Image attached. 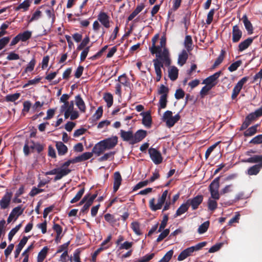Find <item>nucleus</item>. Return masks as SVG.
<instances>
[{"label": "nucleus", "mask_w": 262, "mask_h": 262, "mask_svg": "<svg viewBox=\"0 0 262 262\" xmlns=\"http://www.w3.org/2000/svg\"><path fill=\"white\" fill-rule=\"evenodd\" d=\"M98 19L105 28H108L110 27L109 16L105 12H100L98 16Z\"/></svg>", "instance_id": "nucleus-18"}, {"label": "nucleus", "mask_w": 262, "mask_h": 262, "mask_svg": "<svg viewBox=\"0 0 262 262\" xmlns=\"http://www.w3.org/2000/svg\"><path fill=\"white\" fill-rule=\"evenodd\" d=\"M262 79V69L256 73L253 77V80L251 82V83H256V84H260Z\"/></svg>", "instance_id": "nucleus-45"}, {"label": "nucleus", "mask_w": 262, "mask_h": 262, "mask_svg": "<svg viewBox=\"0 0 262 262\" xmlns=\"http://www.w3.org/2000/svg\"><path fill=\"white\" fill-rule=\"evenodd\" d=\"M168 96L165 95H161L159 102V110L165 108L167 103Z\"/></svg>", "instance_id": "nucleus-42"}, {"label": "nucleus", "mask_w": 262, "mask_h": 262, "mask_svg": "<svg viewBox=\"0 0 262 262\" xmlns=\"http://www.w3.org/2000/svg\"><path fill=\"white\" fill-rule=\"evenodd\" d=\"M242 61L241 60H237L232 63L228 68L230 72L236 71L238 68L242 64Z\"/></svg>", "instance_id": "nucleus-56"}, {"label": "nucleus", "mask_w": 262, "mask_h": 262, "mask_svg": "<svg viewBox=\"0 0 262 262\" xmlns=\"http://www.w3.org/2000/svg\"><path fill=\"white\" fill-rule=\"evenodd\" d=\"M31 142L32 144L30 146V147L32 150L36 149L37 152L39 154L43 150L44 146L43 145H41L39 143H35L33 141H31Z\"/></svg>", "instance_id": "nucleus-41"}, {"label": "nucleus", "mask_w": 262, "mask_h": 262, "mask_svg": "<svg viewBox=\"0 0 262 262\" xmlns=\"http://www.w3.org/2000/svg\"><path fill=\"white\" fill-rule=\"evenodd\" d=\"M90 38L88 36H86L82 40L81 42L78 46L77 48V50L78 51L84 49L87 45L90 42Z\"/></svg>", "instance_id": "nucleus-48"}, {"label": "nucleus", "mask_w": 262, "mask_h": 262, "mask_svg": "<svg viewBox=\"0 0 262 262\" xmlns=\"http://www.w3.org/2000/svg\"><path fill=\"white\" fill-rule=\"evenodd\" d=\"M158 94L161 95H165L168 96L169 89L163 84H161L158 90Z\"/></svg>", "instance_id": "nucleus-63"}, {"label": "nucleus", "mask_w": 262, "mask_h": 262, "mask_svg": "<svg viewBox=\"0 0 262 262\" xmlns=\"http://www.w3.org/2000/svg\"><path fill=\"white\" fill-rule=\"evenodd\" d=\"M93 155V152H85L83 153L80 156L76 157V160H77V163L81 162L84 161H86L87 160L90 159L92 157Z\"/></svg>", "instance_id": "nucleus-33"}, {"label": "nucleus", "mask_w": 262, "mask_h": 262, "mask_svg": "<svg viewBox=\"0 0 262 262\" xmlns=\"http://www.w3.org/2000/svg\"><path fill=\"white\" fill-rule=\"evenodd\" d=\"M180 118L179 114H176L174 116H172L165 122L166 126L169 128L172 127L180 119Z\"/></svg>", "instance_id": "nucleus-31"}, {"label": "nucleus", "mask_w": 262, "mask_h": 262, "mask_svg": "<svg viewBox=\"0 0 262 262\" xmlns=\"http://www.w3.org/2000/svg\"><path fill=\"white\" fill-rule=\"evenodd\" d=\"M249 77L248 76H245L243 77L234 87L232 90V93L231 95L232 99H234L236 98L237 95L239 94L241 90H242L243 85L248 81Z\"/></svg>", "instance_id": "nucleus-6"}, {"label": "nucleus", "mask_w": 262, "mask_h": 262, "mask_svg": "<svg viewBox=\"0 0 262 262\" xmlns=\"http://www.w3.org/2000/svg\"><path fill=\"white\" fill-rule=\"evenodd\" d=\"M232 41L233 43L238 42L242 37L243 32L237 25H234L232 28Z\"/></svg>", "instance_id": "nucleus-13"}, {"label": "nucleus", "mask_w": 262, "mask_h": 262, "mask_svg": "<svg viewBox=\"0 0 262 262\" xmlns=\"http://www.w3.org/2000/svg\"><path fill=\"white\" fill-rule=\"evenodd\" d=\"M98 195V193L96 192L95 194L91 195L89 198H88L85 204L82 207L80 210V213H84L88 212L90 207L92 205L94 200L96 198Z\"/></svg>", "instance_id": "nucleus-17"}, {"label": "nucleus", "mask_w": 262, "mask_h": 262, "mask_svg": "<svg viewBox=\"0 0 262 262\" xmlns=\"http://www.w3.org/2000/svg\"><path fill=\"white\" fill-rule=\"evenodd\" d=\"M249 143L253 144H262V134L258 135L254 137L252 140H251Z\"/></svg>", "instance_id": "nucleus-60"}, {"label": "nucleus", "mask_w": 262, "mask_h": 262, "mask_svg": "<svg viewBox=\"0 0 262 262\" xmlns=\"http://www.w3.org/2000/svg\"><path fill=\"white\" fill-rule=\"evenodd\" d=\"M68 172V171H67L64 169H60V168H57L46 172L45 173V175L47 176L56 174L54 180V181H56L61 179L63 177L67 176Z\"/></svg>", "instance_id": "nucleus-8"}, {"label": "nucleus", "mask_w": 262, "mask_h": 262, "mask_svg": "<svg viewBox=\"0 0 262 262\" xmlns=\"http://www.w3.org/2000/svg\"><path fill=\"white\" fill-rule=\"evenodd\" d=\"M103 143L101 141L97 143L93 148L92 151L93 153L96 154L97 156H100L102 152H103L106 149L104 146H103Z\"/></svg>", "instance_id": "nucleus-25"}, {"label": "nucleus", "mask_w": 262, "mask_h": 262, "mask_svg": "<svg viewBox=\"0 0 262 262\" xmlns=\"http://www.w3.org/2000/svg\"><path fill=\"white\" fill-rule=\"evenodd\" d=\"M106 149L113 148L118 143V137L116 136L101 141Z\"/></svg>", "instance_id": "nucleus-12"}, {"label": "nucleus", "mask_w": 262, "mask_h": 262, "mask_svg": "<svg viewBox=\"0 0 262 262\" xmlns=\"http://www.w3.org/2000/svg\"><path fill=\"white\" fill-rule=\"evenodd\" d=\"M189 206L186 203V202L185 203L182 204L177 209L176 214L174 215V217H176L178 216H180L182 215V214L184 213L187 210H188Z\"/></svg>", "instance_id": "nucleus-35"}, {"label": "nucleus", "mask_w": 262, "mask_h": 262, "mask_svg": "<svg viewBox=\"0 0 262 262\" xmlns=\"http://www.w3.org/2000/svg\"><path fill=\"white\" fill-rule=\"evenodd\" d=\"M24 210V208H21L20 206H18L14 208L10 214L12 215L14 218V221H15L17 219L19 216L23 214Z\"/></svg>", "instance_id": "nucleus-30"}, {"label": "nucleus", "mask_w": 262, "mask_h": 262, "mask_svg": "<svg viewBox=\"0 0 262 262\" xmlns=\"http://www.w3.org/2000/svg\"><path fill=\"white\" fill-rule=\"evenodd\" d=\"M188 52L187 50H183L179 55L178 63L180 66H182L186 63L188 58Z\"/></svg>", "instance_id": "nucleus-23"}, {"label": "nucleus", "mask_w": 262, "mask_h": 262, "mask_svg": "<svg viewBox=\"0 0 262 262\" xmlns=\"http://www.w3.org/2000/svg\"><path fill=\"white\" fill-rule=\"evenodd\" d=\"M120 136L123 141L128 142L130 145H134V133L132 130L126 131L121 129Z\"/></svg>", "instance_id": "nucleus-9"}, {"label": "nucleus", "mask_w": 262, "mask_h": 262, "mask_svg": "<svg viewBox=\"0 0 262 262\" xmlns=\"http://www.w3.org/2000/svg\"><path fill=\"white\" fill-rule=\"evenodd\" d=\"M192 40L191 36L190 35H186L185 38L184 45L185 48H186V50H187L188 52H191L192 49Z\"/></svg>", "instance_id": "nucleus-29"}, {"label": "nucleus", "mask_w": 262, "mask_h": 262, "mask_svg": "<svg viewBox=\"0 0 262 262\" xmlns=\"http://www.w3.org/2000/svg\"><path fill=\"white\" fill-rule=\"evenodd\" d=\"M56 147L58 151V154L59 156H63L68 152V149L67 146L61 141L56 142Z\"/></svg>", "instance_id": "nucleus-24"}, {"label": "nucleus", "mask_w": 262, "mask_h": 262, "mask_svg": "<svg viewBox=\"0 0 262 262\" xmlns=\"http://www.w3.org/2000/svg\"><path fill=\"white\" fill-rule=\"evenodd\" d=\"M209 226V222L206 221L202 224L198 229V232L200 234H203L207 231Z\"/></svg>", "instance_id": "nucleus-44"}, {"label": "nucleus", "mask_w": 262, "mask_h": 262, "mask_svg": "<svg viewBox=\"0 0 262 262\" xmlns=\"http://www.w3.org/2000/svg\"><path fill=\"white\" fill-rule=\"evenodd\" d=\"M221 142V141H218L216 142L215 144L210 146L209 147L207 148L205 152V159H207L208 158L211 153L213 151L214 148L217 146V145Z\"/></svg>", "instance_id": "nucleus-58"}, {"label": "nucleus", "mask_w": 262, "mask_h": 262, "mask_svg": "<svg viewBox=\"0 0 262 262\" xmlns=\"http://www.w3.org/2000/svg\"><path fill=\"white\" fill-rule=\"evenodd\" d=\"M103 99L106 102L107 107H110L113 104V96L110 93H106L104 94Z\"/></svg>", "instance_id": "nucleus-40"}, {"label": "nucleus", "mask_w": 262, "mask_h": 262, "mask_svg": "<svg viewBox=\"0 0 262 262\" xmlns=\"http://www.w3.org/2000/svg\"><path fill=\"white\" fill-rule=\"evenodd\" d=\"M12 195V192L8 190H6L4 195L0 200V207L2 209H6L9 207L11 203Z\"/></svg>", "instance_id": "nucleus-5"}, {"label": "nucleus", "mask_w": 262, "mask_h": 262, "mask_svg": "<svg viewBox=\"0 0 262 262\" xmlns=\"http://www.w3.org/2000/svg\"><path fill=\"white\" fill-rule=\"evenodd\" d=\"M41 11L39 10H37L32 15V17L29 20V23H30L34 20H38L41 16Z\"/></svg>", "instance_id": "nucleus-59"}, {"label": "nucleus", "mask_w": 262, "mask_h": 262, "mask_svg": "<svg viewBox=\"0 0 262 262\" xmlns=\"http://www.w3.org/2000/svg\"><path fill=\"white\" fill-rule=\"evenodd\" d=\"M203 196L202 195H198L196 196L188 199L186 201L189 207L191 206L192 210H194L199 208V205L202 203Z\"/></svg>", "instance_id": "nucleus-7"}, {"label": "nucleus", "mask_w": 262, "mask_h": 262, "mask_svg": "<svg viewBox=\"0 0 262 262\" xmlns=\"http://www.w3.org/2000/svg\"><path fill=\"white\" fill-rule=\"evenodd\" d=\"M21 227V224L16 226V227L11 230L8 234V239L10 241L12 240L14 235L17 233Z\"/></svg>", "instance_id": "nucleus-53"}, {"label": "nucleus", "mask_w": 262, "mask_h": 262, "mask_svg": "<svg viewBox=\"0 0 262 262\" xmlns=\"http://www.w3.org/2000/svg\"><path fill=\"white\" fill-rule=\"evenodd\" d=\"M242 20L244 24L245 27L248 32V34H251L253 33V26L251 22L248 20V17L245 14L242 17Z\"/></svg>", "instance_id": "nucleus-26"}, {"label": "nucleus", "mask_w": 262, "mask_h": 262, "mask_svg": "<svg viewBox=\"0 0 262 262\" xmlns=\"http://www.w3.org/2000/svg\"><path fill=\"white\" fill-rule=\"evenodd\" d=\"M32 0H25L23 3H20L15 9L16 11H18L21 9H23L24 11H26L28 10Z\"/></svg>", "instance_id": "nucleus-36"}, {"label": "nucleus", "mask_w": 262, "mask_h": 262, "mask_svg": "<svg viewBox=\"0 0 262 262\" xmlns=\"http://www.w3.org/2000/svg\"><path fill=\"white\" fill-rule=\"evenodd\" d=\"M103 114V108L102 106H99L95 113L92 116L93 120L96 121L99 120L102 116Z\"/></svg>", "instance_id": "nucleus-50"}, {"label": "nucleus", "mask_w": 262, "mask_h": 262, "mask_svg": "<svg viewBox=\"0 0 262 262\" xmlns=\"http://www.w3.org/2000/svg\"><path fill=\"white\" fill-rule=\"evenodd\" d=\"M215 11V10L214 9H211L208 12L207 14V17L206 20V24L207 25H209L212 23Z\"/></svg>", "instance_id": "nucleus-61"}, {"label": "nucleus", "mask_w": 262, "mask_h": 262, "mask_svg": "<svg viewBox=\"0 0 262 262\" xmlns=\"http://www.w3.org/2000/svg\"><path fill=\"white\" fill-rule=\"evenodd\" d=\"M154 256L155 253H154L149 254H146L140 259L135 260L134 262H148L149 260L153 258Z\"/></svg>", "instance_id": "nucleus-55"}, {"label": "nucleus", "mask_w": 262, "mask_h": 262, "mask_svg": "<svg viewBox=\"0 0 262 262\" xmlns=\"http://www.w3.org/2000/svg\"><path fill=\"white\" fill-rule=\"evenodd\" d=\"M243 162L257 163L250 167L247 170V174L249 176L257 175L262 168V155H254L249 158L242 160Z\"/></svg>", "instance_id": "nucleus-1"}, {"label": "nucleus", "mask_w": 262, "mask_h": 262, "mask_svg": "<svg viewBox=\"0 0 262 262\" xmlns=\"http://www.w3.org/2000/svg\"><path fill=\"white\" fill-rule=\"evenodd\" d=\"M168 220V215L167 214H164V215L163 216V220H162L161 223L160 225V227H159V230L158 231V232H161L162 231V230H163L165 228V227L166 226V225L167 224Z\"/></svg>", "instance_id": "nucleus-54"}, {"label": "nucleus", "mask_w": 262, "mask_h": 262, "mask_svg": "<svg viewBox=\"0 0 262 262\" xmlns=\"http://www.w3.org/2000/svg\"><path fill=\"white\" fill-rule=\"evenodd\" d=\"M256 117L255 116L253 112L248 114L246 117L245 120L239 129V130L242 131L247 129L252 122L256 120Z\"/></svg>", "instance_id": "nucleus-11"}, {"label": "nucleus", "mask_w": 262, "mask_h": 262, "mask_svg": "<svg viewBox=\"0 0 262 262\" xmlns=\"http://www.w3.org/2000/svg\"><path fill=\"white\" fill-rule=\"evenodd\" d=\"M140 115L142 116V124L146 127L150 128L151 126L152 119L149 112H142Z\"/></svg>", "instance_id": "nucleus-14"}, {"label": "nucleus", "mask_w": 262, "mask_h": 262, "mask_svg": "<svg viewBox=\"0 0 262 262\" xmlns=\"http://www.w3.org/2000/svg\"><path fill=\"white\" fill-rule=\"evenodd\" d=\"M131 228L134 232L138 235L142 234V232L140 231V224L138 222H135L131 224Z\"/></svg>", "instance_id": "nucleus-47"}, {"label": "nucleus", "mask_w": 262, "mask_h": 262, "mask_svg": "<svg viewBox=\"0 0 262 262\" xmlns=\"http://www.w3.org/2000/svg\"><path fill=\"white\" fill-rule=\"evenodd\" d=\"M147 135V132L145 130L139 129L134 134V144L138 143L144 139Z\"/></svg>", "instance_id": "nucleus-16"}, {"label": "nucleus", "mask_w": 262, "mask_h": 262, "mask_svg": "<svg viewBox=\"0 0 262 262\" xmlns=\"http://www.w3.org/2000/svg\"><path fill=\"white\" fill-rule=\"evenodd\" d=\"M155 72L156 74V81L158 82L162 77L161 68L163 67V62L158 58L153 60Z\"/></svg>", "instance_id": "nucleus-10"}, {"label": "nucleus", "mask_w": 262, "mask_h": 262, "mask_svg": "<svg viewBox=\"0 0 262 262\" xmlns=\"http://www.w3.org/2000/svg\"><path fill=\"white\" fill-rule=\"evenodd\" d=\"M48 248L47 247H45L43 249L39 252L37 256L38 262H42L46 257Z\"/></svg>", "instance_id": "nucleus-43"}, {"label": "nucleus", "mask_w": 262, "mask_h": 262, "mask_svg": "<svg viewBox=\"0 0 262 262\" xmlns=\"http://www.w3.org/2000/svg\"><path fill=\"white\" fill-rule=\"evenodd\" d=\"M178 68L174 66H172L168 70V77L171 80L174 81L178 78Z\"/></svg>", "instance_id": "nucleus-32"}, {"label": "nucleus", "mask_w": 262, "mask_h": 262, "mask_svg": "<svg viewBox=\"0 0 262 262\" xmlns=\"http://www.w3.org/2000/svg\"><path fill=\"white\" fill-rule=\"evenodd\" d=\"M226 55V51L225 50L222 49L221 51L220 54L219 55V57L216 58L215 60L213 65V68H214L218 66H219L224 60V59L225 58Z\"/></svg>", "instance_id": "nucleus-38"}, {"label": "nucleus", "mask_w": 262, "mask_h": 262, "mask_svg": "<svg viewBox=\"0 0 262 262\" xmlns=\"http://www.w3.org/2000/svg\"><path fill=\"white\" fill-rule=\"evenodd\" d=\"M28 240V237L25 236H24L23 238L20 240L19 244L17 245L16 247V249L14 252L15 258L18 257L20 251H21L24 246L26 244Z\"/></svg>", "instance_id": "nucleus-21"}, {"label": "nucleus", "mask_w": 262, "mask_h": 262, "mask_svg": "<svg viewBox=\"0 0 262 262\" xmlns=\"http://www.w3.org/2000/svg\"><path fill=\"white\" fill-rule=\"evenodd\" d=\"M173 251L172 250L168 251L158 262H168L171 258Z\"/></svg>", "instance_id": "nucleus-52"}, {"label": "nucleus", "mask_w": 262, "mask_h": 262, "mask_svg": "<svg viewBox=\"0 0 262 262\" xmlns=\"http://www.w3.org/2000/svg\"><path fill=\"white\" fill-rule=\"evenodd\" d=\"M122 179L120 173L119 171H116L114 173V184L113 191L116 192L119 189L121 184Z\"/></svg>", "instance_id": "nucleus-15"}, {"label": "nucleus", "mask_w": 262, "mask_h": 262, "mask_svg": "<svg viewBox=\"0 0 262 262\" xmlns=\"http://www.w3.org/2000/svg\"><path fill=\"white\" fill-rule=\"evenodd\" d=\"M162 47L160 46L152 45L149 49L151 54H156V57H160V53L162 52Z\"/></svg>", "instance_id": "nucleus-39"}, {"label": "nucleus", "mask_w": 262, "mask_h": 262, "mask_svg": "<svg viewBox=\"0 0 262 262\" xmlns=\"http://www.w3.org/2000/svg\"><path fill=\"white\" fill-rule=\"evenodd\" d=\"M35 64L36 60L35 58H33L27 66L24 71L25 73L32 72L34 70Z\"/></svg>", "instance_id": "nucleus-51"}, {"label": "nucleus", "mask_w": 262, "mask_h": 262, "mask_svg": "<svg viewBox=\"0 0 262 262\" xmlns=\"http://www.w3.org/2000/svg\"><path fill=\"white\" fill-rule=\"evenodd\" d=\"M220 177L216 178L211 183L209 186V190H219L220 184Z\"/></svg>", "instance_id": "nucleus-46"}, {"label": "nucleus", "mask_w": 262, "mask_h": 262, "mask_svg": "<svg viewBox=\"0 0 262 262\" xmlns=\"http://www.w3.org/2000/svg\"><path fill=\"white\" fill-rule=\"evenodd\" d=\"M222 74V71H220L219 72H217L213 74V75L207 77L206 79H205L203 82L202 84H205L206 85H208V86H210L211 88H213L215 86L217 82L216 80L220 77V76Z\"/></svg>", "instance_id": "nucleus-4"}, {"label": "nucleus", "mask_w": 262, "mask_h": 262, "mask_svg": "<svg viewBox=\"0 0 262 262\" xmlns=\"http://www.w3.org/2000/svg\"><path fill=\"white\" fill-rule=\"evenodd\" d=\"M216 200H211V199H209L208 201V209L211 211H214L215 209H216L217 204Z\"/></svg>", "instance_id": "nucleus-57"}, {"label": "nucleus", "mask_w": 262, "mask_h": 262, "mask_svg": "<svg viewBox=\"0 0 262 262\" xmlns=\"http://www.w3.org/2000/svg\"><path fill=\"white\" fill-rule=\"evenodd\" d=\"M19 93H15L13 94L7 95L6 98L7 101L14 102L19 98Z\"/></svg>", "instance_id": "nucleus-64"}, {"label": "nucleus", "mask_w": 262, "mask_h": 262, "mask_svg": "<svg viewBox=\"0 0 262 262\" xmlns=\"http://www.w3.org/2000/svg\"><path fill=\"white\" fill-rule=\"evenodd\" d=\"M84 188L83 187L82 188H81L77 193V194H76V195L75 196V197L71 200V201H70V203H75L77 202H78L82 197V195L83 194L84 192Z\"/></svg>", "instance_id": "nucleus-49"}, {"label": "nucleus", "mask_w": 262, "mask_h": 262, "mask_svg": "<svg viewBox=\"0 0 262 262\" xmlns=\"http://www.w3.org/2000/svg\"><path fill=\"white\" fill-rule=\"evenodd\" d=\"M169 232L170 230L169 229H166L164 231H163L157 238V242L159 243L162 241L169 234Z\"/></svg>", "instance_id": "nucleus-62"}, {"label": "nucleus", "mask_w": 262, "mask_h": 262, "mask_svg": "<svg viewBox=\"0 0 262 262\" xmlns=\"http://www.w3.org/2000/svg\"><path fill=\"white\" fill-rule=\"evenodd\" d=\"M168 194V190H165L162 195L158 199V203L157 204H155V199H151L149 202V206L152 211H156L162 208V206L165 202L166 199Z\"/></svg>", "instance_id": "nucleus-2"}, {"label": "nucleus", "mask_w": 262, "mask_h": 262, "mask_svg": "<svg viewBox=\"0 0 262 262\" xmlns=\"http://www.w3.org/2000/svg\"><path fill=\"white\" fill-rule=\"evenodd\" d=\"M258 124H256L250 127L244 132V136L245 137H251L254 135L257 132Z\"/></svg>", "instance_id": "nucleus-28"}, {"label": "nucleus", "mask_w": 262, "mask_h": 262, "mask_svg": "<svg viewBox=\"0 0 262 262\" xmlns=\"http://www.w3.org/2000/svg\"><path fill=\"white\" fill-rule=\"evenodd\" d=\"M18 35L20 41L25 42L31 37L32 32L30 31H26L23 33H19Z\"/></svg>", "instance_id": "nucleus-37"}, {"label": "nucleus", "mask_w": 262, "mask_h": 262, "mask_svg": "<svg viewBox=\"0 0 262 262\" xmlns=\"http://www.w3.org/2000/svg\"><path fill=\"white\" fill-rule=\"evenodd\" d=\"M144 8V5L143 4H141L140 5L137 6L135 10L127 17V22L133 20L135 17H136L140 12L142 11Z\"/></svg>", "instance_id": "nucleus-27"}, {"label": "nucleus", "mask_w": 262, "mask_h": 262, "mask_svg": "<svg viewBox=\"0 0 262 262\" xmlns=\"http://www.w3.org/2000/svg\"><path fill=\"white\" fill-rule=\"evenodd\" d=\"M193 253V249L192 248H191V247L187 248L183 250L178 255V260L179 261H182L188 256L192 255Z\"/></svg>", "instance_id": "nucleus-20"}, {"label": "nucleus", "mask_w": 262, "mask_h": 262, "mask_svg": "<svg viewBox=\"0 0 262 262\" xmlns=\"http://www.w3.org/2000/svg\"><path fill=\"white\" fill-rule=\"evenodd\" d=\"M253 38L248 37L244 41L241 42L238 46V51L242 52L247 49L253 42Z\"/></svg>", "instance_id": "nucleus-19"}, {"label": "nucleus", "mask_w": 262, "mask_h": 262, "mask_svg": "<svg viewBox=\"0 0 262 262\" xmlns=\"http://www.w3.org/2000/svg\"><path fill=\"white\" fill-rule=\"evenodd\" d=\"M150 158L155 164H159L162 162L163 158L161 152L156 148L150 147L148 149Z\"/></svg>", "instance_id": "nucleus-3"}, {"label": "nucleus", "mask_w": 262, "mask_h": 262, "mask_svg": "<svg viewBox=\"0 0 262 262\" xmlns=\"http://www.w3.org/2000/svg\"><path fill=\"white\" fill-rule=\"evenodd\" d=\"M77 163V160H76V158L72 159H70L68 160L67 161L65 162L63 164H61L60 168V169H64L66 170L67 171H68L67 172V175L69 174L71 172V170L68 168V167L70 166V165L72 163Z\"/></svg>", "instance_id": "nucleus-34"}, {"label": "nucleus", "mask_w": 262, "mask_h": 262, "mask_svg": "<svg viewBox=\"0 0 262 262\" xmlns=\"http://www.w3.org/2000/svg\"><path fill=\"white\" fill-rule=\"evenodd\" d=\"M75 104L80 111L82 113H85L86 111V106L85 103L80 95L75 96Z\"/></svg>", "instance_id": "nucleus-22"}]
</instances>
